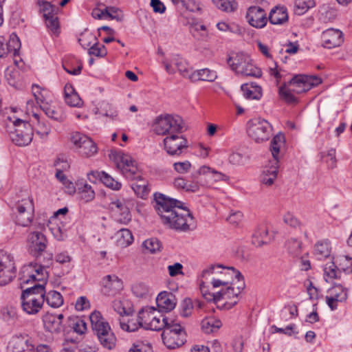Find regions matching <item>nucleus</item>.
<instances>
[{"label": "nucleus", "instance_id": "1", "mask_svg": "<svg viewBox=\"0 0 352 352\" xmlns=\"http://www.w3.org/2000/svg\"><path fill=\"white\" fill-rule=\"evenodd\" d=\"M154 199L155 208L164 225L182 232H187L196 228L192 214L188 209L181 206V201L168 198L161 193H155Z\"/></svg>", "mask_w": 352, "mask_h": 352}, {"label": "nucleus", "instance_id": "2", "mask_svg": "<svg viewBox=\"0 0 352 352\" xmlns=\"http://www.w3.org/2000/svg\"><path fill=\"white\" fill-rule=\"evenodd\" d=\"M45 289L43 284H35L23 290L21 294V306L28 314H36L45 302Z\"/></svg>", "mask_w": 352, "mask_h": 352}, {"label": "nucleus", "instance_id": "3", "mask_svg": "<svg viewBox=\"0 0 352 352\" xmlns=\"http://www.w3.org/2000/svg\"><path fill=\"white\" fill-rule=\"evenodd\" d=\"M228 270V273H232V276H234L237 282L232 283L230 286H228L226 289H222L220 292H217V298L221 300H225L223 306L226 309H230L236 305L239 301V295L244 289L245 287L243 276L241 273L234 269L233 267H230Z\"/></svg>", "mask_w": 352, "mask_h": 352}, {"label": "nucleus", "instance_id": "4", "mask_svg": "<svg viewBox=\"0 0 352 352\" xmlns=\"http://www.w3.org/2000/svg\"><path fill=\"white\" fill-rule=\"evenodd\" d=\"M92 329L104 348L109 350L116 346V338L109 323L104 320L99 311H94L89 316Z\"/></svg>", "mask_w": 352, "mask_h": 352}, {"label": "nucleus", "instance_id": "5", "mask_svg": "<svg viewBox=\"0 0 352 352\" xmlns=\"http://www.w3.org/2000/svg\"><path fill=\"white\" fill-rule=\"evenodd\" d=\"M153 126L159 135L182 133L186 130L184 121L178 115H160L155 119Z\"/></svg>", "mask_w": 352, "mask_h": 352}, {"label": "nucleus", "instance_id": "6", "mask_svg": "<svg viewBox=\"0 0 352 352\" xmlns=\"http://www.w3.org/2000/svg\"><path fill=\"white\" fill-rule=\"evenodd\" d=\"M13 130L9 132L12 142L16 146L29 145L33 139L34 130L31 124L21 119L16 118L12 122Z\"/></svg>", "mask_w": 352, "mask_h": 352}, {"label": "nucleus", "instance_id": "7", "mask_svg": "<svg viewBox=\"0 0 352 352\" xmlns=\"http://www.w3.org/2000/svg\"><path fill=\"white\" fill-rule=\"evenodd\" d=\"M228 63L232 70L245 76L258 78L261 76L259 68L253 65L250 56L244 54H238L233 58L230 57Z\"/></svg>", "mask_w": 352, "mask_h": 352}, {"label": "nucleus", "instance_id": "8", "mask_svg": "<svg viewBox=\"0 0 352 352\" xmlns=\"http://www.w3.org/2000/svg\"><path fill=\"white\" fill-rule=\"evenodd\" d=\"M164 329L162 338L165 346L174 349L182 346L186 342V333L184 328L175 320Z\"/></svg>", "mask_w": 352, "mask_h": 352}, {"label": "nucleus", "instance_id": "9", "mask_svg": "<svg viewBox=\"0 0 352 352\" xmlns=\"http://www.w3.org/2000/svg\"><path fill=\"white\" fill-rule=\"evenodd\" d=\"M272 126L266 120L254 118L248 122V135L256 142L267 141L272 135Z\"/></svg>", "mask_w": 352, "mask_h": 352}, {"label": "nucleus", "instance_id": "10", "mask_svg": "<svg viewBox=\"0 0 352 352\" xmlns=\"http://www.w3.org/2000/svg\"><path fill=\"white\" fill-rule=\"evenodd\" d=\"M52 260V254H49L47 261L44 265H38L36 263H30L27 266L23 267V273L27 274V278L25 274H23L21 280L23 283H28L30 280H34L40 282L38 284H43V287L46 284V279L47 278L48 274L46 271L45 266H48L51 261Z\"/></svg>", "mask_w": 352, "mask_h": 352}, {"label": "nucleus", "instance_id": "11", "mask_svg": "<svg viewBox=\"0 0 352 352\" xmlns=\"http://www.w3.org/2000/svg\"><path fill=\"white\" fill-rule=\"evenodd\" d=\"M164 148L168 155L175 157L185 153L188 149V140L182 135H167L163 140Z\"/></svg>", "mask_w": 352, "mask_h": 352}, {"label": "nucleus", "instance_id": "12", "mask_svg": "<svg viewBox=\"0 0 352 352\" xmlns=\"http://www.w3.org/2000/svg\"><path fill=\"white\" fill-rule=\"evenodd\" d=\"M47 245L46 236L41 232H31L27 238V247L29 253L38 258L45 250Z\"/></svg>", "mask_w": 352, "mask_h": 352}, {"label": "nucleus", "instance_id": "13", "mask_svg": "<svg viewBox=\"0 0 352 352\" xmlns=\"http://www.w3.org/2000/svg\"><path fill=\"white\" fill-rule=\"evenodd\" d=\"M71 140L82 155L90 157L97 153L96 144L85 135L76 132L72 134Z\"/></svg>", "mask_w": 352, "mask_h": 352}, {"label": "nucleus", "instance_id": "14", "mask_svg": "<svg viewBox=\"0 0 352 352\" xmlns=\"http://www.w3.org/2000/svg\"><path fill=\"white\" fill-rule=\"evenodd\" d=\"M15 276V267L12 256L0 252V285L10 283Z\"/></svg>", "mask_w": 352, "mask_h": 352}, {"label": "nucleus", "instance_id": "15", "mask_svg": "<svg viewBox=\"0 0 352 352\" xmlns=\"http://www.w3.org/2000/svg\"><path fill=\"white\" fill-rule=\"evenodd\" d=\"M100 284L101 292L105 296H114L123 289L122 280L116 274L104 276Z\"/></svg>", "mask_w": 352, "mask_h": 352}, {"label": "nucleus", "instance_id": "16", "mask_svg": "<svg viewBox=\"0 0 352 352\" xmlns=\"http://www.w3.org/2000/svg\"><path fill=\"white\" fill-rule=\"evenodd\" d=\"M133 205V199H117L111 203V208L113 210L120 212V217L117 221L126 224L131 219L129 210Z\"/></svg>", "mask_w": 352, "mask_h": 352}, {"label": "nucleus", "instance_id": "17", "mask_svg": "<svg viewBox=\"0 0 352 352\" xmlns=\"http://www.w3.org/2000/svg\"><path fill=\"white\" fill-rule=\"evenodd\" d=\"M117 166L121 170L123 175L129 178H133L138 172L135 162L132 157L124 153H118L116 157Z\"/></svg>", "mask_w": 352, "mask_h": 352}, {"label": "nucleus", "instance_id": "18", "mask_svg": "<svg viewBox=\"0 0 352 352\" xmlns=\"http://www.w3.org/2000/svg\"><path fill=\"white\" fill-rule=\"evenodd\" d=\"M150 311L148 313L150 314V318H148L147 315H146V318H144V328L146 329H150L153 331H160L163 330L169 326L172 323L174 320L170 319L166 317H164L162 315H160V317L153 316V311L155 310L153 308L148 309Z\"/></svg>", "mask_w": 352, "mask_h": 352}, {"label": "nucleus", "instance_id": "19", "mask_svg": "<svg viewBox=\"0 0 352 352\" xmlns=\"http://www.w3.org/2000/svg\"><path fill=\"white\" fill-rule=\"evenodd\" d=\"M322 45L328 49L340 46L344 41L342 32L338 29L329 28L324 31L321 36Z\"/></svg>", "mask_w": 352, "mask_h": 352}, {"label": "nucleus", "instance_id": "20", "mask_svg": "<svg viewBox=\"0 0 352 352\" xmlns=\"http://www.w3.org/2000/svg\"><path fill=\"white\" fill-rule=\"evenodd\" d=\"M201 176L204 182H208V186H209L212 182H218L221 181H228L229 179V177L226 175L218 172L214 169H212L208 166H201L199 170L193 175V178H197V175Z\"/></svg>", "mask_w": 352, "mask_h": 352}, {"label": "nucleus", "instance_id": "21", "mask_svg": "<svg viewBox=\"0 0 352 352\" xmlns=\"http://www.w3.org/2000/svg\"><path fill=\"white\" fill-rule=\"evenodd\" d=\"M246 18L250 25L256 28H263L267 21L265 10L258 6H251L249 8Z\"/></svg>", "mask_w": 352, "mask_h": 352}, {"label": "nucleus", "instance_id": "22", "mask_svg": "<svg viewBox=\"0 0 352 352\" xmlns=\"http://www.w3.org/2000/svg\"><path fill=\"white\" fill-rule=\"evenodd\" d=\"M64 318L63 314H54L46 313L43 316L44 328L46 331L52 333H60L64 331L62 320Z\"/></svg>", "mask_w": 352, "mask_h": 352}, {"label": "nucleus", "instance_id": "23", "mask_svg": "<svg viewBox=\"0 0 352 352\" xmlns=\"http://www.w3.org/2000/svg\"><path fill=\"white\" fill-rule=\"evenodd\" d=\"M91 15L97 19L110 18L118 21H121L124 17L122 12L112 5L104 8H96L92 10Z\"/></svg>", "mask_w": 352, "mask_h": 352}, {"label": "nucleus", "instance_id": "24", "mask_svg": "<svg viewBox=\"0 0 352 352\" xmlns=\"http://www.w3.org/2000/svg\"><path fill=\"white\" fill-rule=\"evenodd\" d=\"M88 179L90 182L95 183L97 179H99L106 186L113 190L120 189L122 184L118 181H116L111 175L104 171H91L87 175Z\"/></svg>", "mask_w": 352, "mask_h": 352}, {"label": "nucleus", "instance_id": "25", "mask_svg": "<svg viewBox=\"0 0 352 352\" xmlns=\"http://www.w3.org/2000/svg\"><path fill=\"white\" fill-rule=\"evenodd\" d=\"M293 83H298L302 87L296 90L298 92H306L321 83V79L316 76L296 75L293 78Z\"/></svg>", "mask_w": 352, "mask_h": 352}, {"label": "nucleus", "instance_id": "26", "mask_svg": "<svg viewBox=\"0 0 352 352\" xmlns=\"http://www.w3.org/2000/svg\"><path fill=\"white\" fill-rule=\"evenodd\" d=\"M146 315H147L148 318H150V314L142 309L139 311L135 320H131L127 322L120 320V327L122 330L128 332H133L138 330L140 327H144V318H146Z\"/></svg>", "mask_w": 352, "mask_h": 352}, {"label": "nucleus", "instance_id": "27", "mask_svg": "<svg viewBox=\"0 0 352 352\" xmlns=\"http://www.w3.org/2000/svg\"><path fill=\"white\" fill-rule=\"evenodd\" d=\"M29 339L26 336H14L7 346V352H29Z\"/></svg>", "mask_w": 352, "mask_h": 352}, {"label": "nucleus", "instance_id": "28", "mask_svg": "<svg viewBox=\"0 0 352 352\" xmlns=\"http://www.w3.org/2000/svg\"><path fill=\"white\" fill-rule=\"evenodd\" d=\"M156 302L160 309L168 312L175 307L176 298L172 294L164 292L157 296Z\"/></svg>", "mask_w": 352, "mask_h": 352}, {"label": "nucleus", "instance_id": "29", "mask_svg": "<svg viewBox=\"0 0 352 352\" xmlns=\"http://www.w3.org/2000/svg\"><path fill=\"white\" fill-rule=\"evenodd\" d=\"M293 78L289 81L290 87L287 88L285 87H281L279 89V94L283 99H284L287 102L289 103H294L296 102V98L294 96V94H301L302 92H298L296 90H298V89L301 88L300 85L298 83H293Z\"/></svg>", "mask_w": 352, "mask_h": 352}, {"label": "nucleus", "instance_id": "30", "mask_svg": "<svg viewBox=\"0 0 352 352\" xmlns=\"http://www.w3.org/2000/svg\"><path fill=\"white\" fill-rule=\"evenodd\" d=\"M65 102L71 107H80L82 102L71 84H66L64 87Z\"/></svg>", "mask_w": 352, "mask_h": 352}, {"label": "nucleus", "instance_id": "31", "mask_svg": "<svg viewBox=\"0 0 352 352\" xmlns=\"http://www.w3.org/2000/svg\"><path fill=\"white\" fill-rule=\"evenodd\" d=\"M271 163V166L265 167L261 175V182L267 186H270L274 184L278 174V164H275L274 162Z\"/></svg>", "mask_w": 352, "mask_h": 352}, {"label": "nucleus", "instance_id": "32", "mask_svg": "<svg viewBox=\"0 0 352 352\" xmlns=\"http://www.w3.org/2000/svg\"><path fill=\"white\" fill-rule=\"evenodd\" d=\"M112 307L120 316H131L133 312L131 302L125 299H115L112 302Z\"/></svg>", "mask_w": 352, "mask_h": 352}, {"label": "nucleus", "instance_id": "33", "mask_svg": "<svg viewBox=\"0 0 352 352\" xmlns=\"http://www.w3.org/2000/svg\"><path fill=\"white\" fill-rule=\"evenodd\" d=\"M217 78L216 72L207 68L199 69L191 73L189 78L192 81L205 80L213 82Z\"/></svg>", "mask_w": 352, "mask_h": 352}, {"label": "nucleus", "instance_id": "34", "mask_svg": "<svg viewBox=\"0 0 352 352\" xmlns=\"http://www.w3.org/2000/svg\"><path fill=\"white\" fill-rule=\"evenodd\" d=\"M272 241L268 229L265 226L259 227L252 235V243L258 247L267 244Z\"/></svg>", "mask_w": 352, "mask_h": 352}, {"label": "nucleus", "instance_id": "35", "mask_svg": "<svg viewBox=\"0 0 352 352\" xmlns=\"http://www.w3.org/2000/svg\"><path fill=\"white\" fill-rule=\"evenodd\" d=\"M241 89L247 99L259 100L262 96L261 87L253 82L242 85Z\"/></svg>", "mask_w": 352, "mask_h": 352}, {"label": "nucleus", "instance_id": "36", "mask_svg": "<svg viewBox=\"0 0 352 352\" xmlns=\"http://www.w3.org/2000/svg\"><path fill=\"white\" fill-rule=\"evenodd\" d=\"M288 20L287 9L284 7H276L270 13L269 21L274 25L283 24Z\"/></svg>", "mask_w": 352, "mask_h": 352}, {"label": "nucleus", "instance_id": "37", "mask_svg": "<svg viewBox=\"0 0 352 352\" xmlns=\"http://www.w3.org/2000/svg\"><path fill=\"white\" fill-rule=\"evenodd\" d=\"M330 242L328 240L318 241L314 246V255L318 260H323L330 256Z\"/></svg>", "mask_w": 352, "mask_h": 352}, {"label": "nucleus", "instance_id": "38", "mask_svg": "<svg viewBox=\"0 0 352 352\" xmlns=\"http://www.w3.org/2000/svg\"><path fill=\"white\" fill-rule=\"evenodd\" d=\"M41 109L50 118L58 122H63L66 118L65 114L60 109H56L54 107L44 102L40 104Z\"/></svg>", "mask_w": 352, "mask_h": 352}, {"label": "nucleus", "instance_id": "39", "mask_svg": "<svg viewBox=\"0 0 352 352\" xmlns=\"http://www.w3.org/2000/svg\"><path fill=\"white\" fill-rule=\"evenodd\" d=\"M285 138L283 134H278L272 139L270 145V151L275 164L278 163V154L280 147L284 144Z\"/></svg>", "mask_w": 352, "mask_h": 352}, {"label": "nucleus", "instance_id": "40", "mask_svg": "<svg viewBox=\"0 0 352 352\" xmlns=\"http://www.w3.org/2000/svg\"><path fill=\"white\" fill-rule=\"evenodd\" d=\"M117 245L120 247H126L133 241L131 232L129 229L122 228L116 234Z\"/></svg>", "mask_w": 352, "mask_h": 352}, {"label": "nucleus", "instance_id": "41", "mask_svg": "<svg viewBox=\"0 0 352 352\" xmlns=\"http://www.w3.org/2000/svg\"><path fill=\"white\" fill-rule=\"evenodd\" d=\"M33 117L36 120V124L33 128L34 131L40 136L41 138H45L51 131L50 126L44 120H42L37 113H34Z\"/></svg>", "mask_w": 352, "mask_h": 352}, {"label": "nucleus", "instance_id": "42", "mask_svg": "<svg viewBox=\"0 0 352 352\" xmlns=\"http://www.w3.org/2000/svg\"><path fill=\"white\" fill-rule=\"evenodd\" d=\"M45 300L47 305L54 308H58L63 304L62 295L56 291H50L45 294Z\"/></svg>", "mask_w": 352, "mask_h": 352}, {"label": "nucleus", "instance_id": "43", "mask_svg": "<svg viewBox=\"0 0 352 352\" xmlns=\"http://www.w3.org/2000/svg\"><path fill=\"white\" fill-rule=\"evenodd\" d=\"M328 293L331 297L337 301L342 302L347 298V291L341 285H333L328 290Z\"/></svg>", "mask_w": 352, "mask_h": 352}, {"label": "nucleus", "instance_id": "44", "mask_svg": "<svg viewBox=\"0 0 352 352\" xmlns=\"http://www.w3.org/2000/svg\"><path fill=\"white\" fill-rule=\"evenodd\" d=\"M15 213L34 212L32 199L27 195V197L19 200L15 204Z\"/></svg>", "mask_w": 352, "mask_h": 352}, {"label": "nucleus", "instance_id": "45", "mask_svg": "<svg viewBox=\"0 0 352 352\" xmlns=\"http://www.w3.org/2000/svg\"><path fill=\"white\" fill-rule=\"evenodd\" d=\"M131 188L134 192L142 199L146 198L149 192V189L147 186L146 182L142 179H140L133 182L131 184Z\"/></svg>", "mask_w": 352, "mask_h": 352}, {"label": "nucleus", "instance_id": "46", "mask_svg": "<svg viewBox=\"0 0 352 352\" xmlns=\"http://www.w3.org/2000/svg\"><path fill=\"white\" fill-rule=\"evenodd\" d=\"M36 3L39 7V12L43 14V19L55 14V7L49 1L37 0Z\"/></svg>", "mask_w": 352, "mask_h": 352}, {"label": "nucleus", "instance_id": "47", "mask_svg": "<svg viewBox=\"0 0 352 352\" xmlns=\"http://www.w3.org/2000/svg\"><path fill=\"white\" fill-rule=\"evenodd\" d=\"M7 54L13 52V55L16 56L21 47V42L19 38L14 33L10 36V39L6 45Z\"/></svg>", "mask_w": 352, "mask_h": 352}, {"label": "nucleus", "instance_id": "48", "mask_svg": "<svg viewBox=\"0 0 352 352\" xmlns=\"http://www.w3.org/2000/svg\"><path fill=\"white\" fill-rule=\"evenodd\" d=\"M69 326L78 334H83L87 330L86 323L79 318H69Z\"/></svg>", "mask_w": 352, "mask_h": 352}, {"label": "nucleus", "instance_id": "49", "mask_svg": "<svg viewBox=\"0 0 352 352\" xmlns=\"http://www.w3.org/2000/svg\"><path fill=\"white\" fill-rule=\"evenodd\" d=\"M201 325L202 329L205 331V332L209 333L214 331V330L219 329L221 327L222 323L219 320L211 318L203 320Z\"/></svg>", "mask_w": 352, "mask_h": 352}, {"label": "nucleus", "instance_id": "50", "mask_svg": "<svg viewBox=\"0 0 352 352\" xmlns=\"http://www.w3.org/2000/svg\"><path fill=\"white\" fill-rule=\"evenodd\" d=\"M314 0H296L295 1V12L301 15L305 13L310 8L314 6Z\"/></svg>", "mask_w": 352, "mask_h": 352}, {"label": "nucleus", "instance_id": "51", "mask_svg": "<svg viewBox=\"0 0 352 352\" xmlns=\"http://www.w3.org/2000/svg\"><path fill=\"white\" fill-rule=\"evenodd\" d=\"M97 37L89 31H85L80 34L78 43L83 48L91 46V44L97 41Z\"/></svg>", "mask_w": 352, "mask_h": 352}, {"label": "nucleus", "instance_id": "52", "mask_svg": "<svg viewBox=\"0 0 352 352\" xmlns=\"http://www.w3.org/2000/svg\"><path fill=\"white\" fill-rule=\"evenodd\" d=\"M80 197L81 200H83L85 202H89L92 201L95 197V192L92 189V187L85 184L81 188H78Z\"/></svg>", "mask_w": 352, "mask_h": 352}, {"label": "nucleus", "instance_id": "53", "mask_svg": "<svg viewBox=\"0 0 352 352\" xmlns=\"http://www.w3.org/2000/svg\"><path fill=\"white\" fill-rule=\"evenodd\" d=\"M143 247L147 250L150 253L155 254L160 252L162 245L160 241L156 238H151L146 239L143 243Z\"/></svg>", "mask_w": 352, "mask_h": 352}, {"label": "nucleus", "instance_id": "54", "mask_svg": "<svg viewBox=\"0 0 352 352\" xmlns=\"http://www.w3.org/2000/svg\"><path fill=\"white\" fill-rule=\"evenodd\" d=\"M214 4L223 11L232 12L236 8L234 0H212Z\"/></svg>", "mask_w": 352, "mask_h": 352}, {"label": "nucleus", "instance_id": "55", "mask_svg": "<svg viewBox=\"0 0 352 352\" xmlns=\"http://www.w3.org/2000/svg\"><path fill=\"white\" fill-rule=\"evenodd\" d=\"M33 218V212L15 213V221L21 226H28Z\"/></svg>", "mask_w": 352, "mask_h": 352}, {"label": "nucleus", "instance_id": "56", "mask_svg": "<svg viewBox=\"0 0 352 352\" xmlns=\"http://www.w3.org/2000/svg\"><path fill=\"white\" fill-rule=\"evenodd\" d=\"M88 53L91 56L104 57L107 55V51L104 45L98 43L96 41L90 46Z\"/></svg>", "mask_w": 352, "mask_h": 352}, {"label": "nucleus", "instance_id": "57", "mask_svg": "<svg viewBox=\"0 0 352 352\" xmlns=\"http://www.w3.org/2000/svg\"><path fill=\"white\" fill-rule=\"evenodd\" d=\"M324 277L330 279L338 278L340 277V272L333 262L327 263L324 268Z\"/></svg>", "mask_w": 352, "mask_h": 352}, {"label": "nucleus", "instance_id": "58", "mask_svg": "<svg viewBox=\"0 0 352 352\" xmlns=\"http://www.w3.org/2000/svg\"><path fill=\"white\" fill-rule=\"evenodd\" d=\"M46 26L53 34H57L59 30V23L56 14L44 18Z\"/></svg>", "mask_w": 352, "mask_h": 352}, {"label": "nucleus", "instance_id": "59", "mask_svg": "<svg viewBox=\"0 0 352 352\" xmlns=\"http://www.w3.org/2000/svg\"><path fill=\"white\" fill-rule=\"evenodd\" d=\"M173 64L177 68L178 72L184 76L189 78L191 73L186 67V63L179 57H175L173 60Z\"/></svg>", "mask_w": 352, "mask_h": 352}, {"label": "nucleus", "instance_id": "60", "mask_svg": "<svg viewBox=\"0 0 352 352\" xmlns=\"http://www.w3.org/2000/svg\"><path fill=\"white\" fill-rule=\"evenodd\" d=\"M131 289L133 294L138 298L145 297L148 292L147 286L142 283L134 284Z\"/></svg>", "mask_w": 352, "mask_h": 352}, {"label": "nucleus", "instance_id": "61", "mask_svg": "<svg viewBox=\"0 0 352 352\" xmlns=\"http://www.w3.org/2000/svg\"><path fill=\"white\" fill-rule=\"evenodd\" d=\"M197 175V177L199 176L198 175ZM197 179H198V177ZM208 182H204L202 177L200 176V178H199L198 182H192L190 183L187 182L186 190L188 192H196L199 190L200 186H208Z\"/></svg>", "mask_w": 352, "mask_h": 352}, {"label": "nucleus", "instance_id": "62", "mask_svg": "<svg viewBox=\"0 0 352 352\" xmlns=\"http://www.w3.org/2000/svg\"><path fill=\"white\" fill-rule=\"evenodd\" d=\"M129 352H153V350L150 345L138 342L133 344Z\"/></svg>", "mask_w": 352, "mask_h": 352}, {"label": "nucleus", "instance_id": "63", "mask_svg": "<svg viewBox=\"0 0 352 352\" xmlns=\"http://www.w3.org/2000/svg\"><path fill=\"white\" fill-rule=\"evenodd\" d=\"M173 167L178 173L184 174L189 171L191 164L188 161L175 162L173 164Z\"/></svg>", "mask_w": 352, "mask_h": 352}, {"label": "nucleus", "instance_id": "64", "mask_svg": "<svg viewBox=\"0 0 352 352\" xmlns=\"http://www.w3.org/2000/svg\"><path fill=\"white\" fill-rule=\"evenodd\" d=\"M283 221L293 228H297L300 226V223L298 219L292 214L287 212L283 217Z\"/></svg>", "mask_w": 352, "mask_h": 352}]
</instances>
